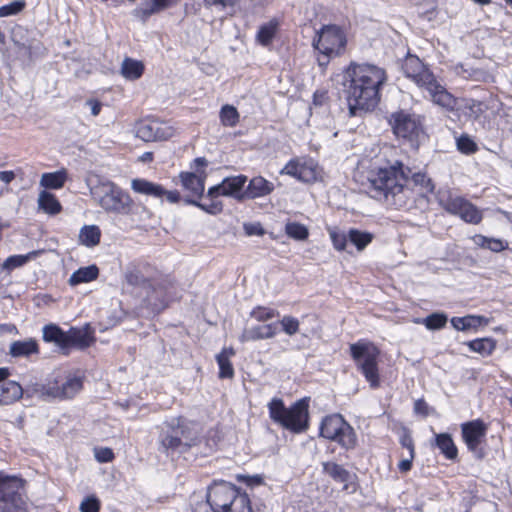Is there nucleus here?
Returning <instances> with one entry per match:
<instances>
[{
	"label": "nucleus",
	"mask_w": 512,
	"mask_h": 512,
	"mask_svg": "<svg viewBox=\"0 0 512 512\" xmlns=\"http://www.w3.org/2000/svg\"><path fill=\"white\" fill-rule=\"evenodd\" d=\"M410 176L413 177V180L415 183L423 185L427 191H430V192L433 191L434 186H433L431 180L426 178L425 175L420 174V173H412L411 172Z\"/></svg>",
	"instance_id": "56"
},
{
	"label": "nucleus",
	"mask_w": 512,
	"mask_h": 512,
	"mask_svg": "<svg viewBox=\"0 0 512 512\" xmlns=\"http://www.w3.org/2000/svg\"><path fill=\"white\" fill-rule=\"evenodd\" d=\"M101 230L97 225H84L78 235V241L81 245L93 248L100 243Z\"/></svg>",
	"instance_id": "28"
},
{
	"label": "nucleus",
	"mask_w": 512,
	"mask_h": 512,
	"mask_svg": "<svg viewBox=\"0 0 512 512\" xmlns=\"http://www.w3.org/2000/svg\"><path fill=\"white\" fill-rule=\"evenodd\" d=\"M237 492L235 486L230 483L224 481L214 483L208 489L207 504L212 512H227Z\"/></svg>",
	"instance_id": "15"
},
{
	"label": "nucleus",
	"mask_w": 512,
	"mask_h": 512,
	"mask_svg": "<svg viewBox=\"0 0 512 512\" xmlns=\"http://www.w3.org/2000/svg\"><path fill=\"white\" fill-rule=\"evenodd\" d=\"M179 177L183 187L191 192L192 195L197 199L204 197L206 178V172L204 170H201V172L198 173L181 172Z\"/></svg>",
	"instance_id": "21"
},
{
	"label": "nucleus",
	"mask_w": 512,
	"mask_h": 512,
	"mask_svg": "<svg viewBox=\"0 0 512 512\" xmlns=\"http://www.w3.org/2000/svg\"><path fill=\"white\" fill-rule=\"evenodd\" d=\"M285 233L292 239L297 241L306 240L309 236L308 228L298 222H288L285 225Z\"/></svg>",
	"instance_id": "45"
},
{
	"label": "nucleus",
	"mask_w": 512,
	"mask_h": 512,
	"mask_svg": "<svg viewBox=\"0 0 512 512\" xmlns=\"http://www.w3.org/2000/svg\"><path fill=\"white\" fill-rule=\"evenodd\" d=\"M9 375L8 368H0V405H12L24 395L27 396L26 390L18 382L7 380Z\"/></svg>",
	"instance_id": "19"
},
{
	"label": "nucleus",
	"mask_w": 512,
	"mask_h": 512,
	"mask_svg": "<svg viewBox=\"0 0 512 512\" xmlns=\"http://www.w3.org/2000/svg\"><path fill=\"white\" fill-rule=\"evenodd\" d=\"M227 512H252L248 496L238 491Z\"/></svg>",
	"instance_id": "46"
},
{
	"label": "nucleus",
	"mask_w": 512,
	"mask_h": 512,
	"mask_svg": "<svg viewBox=\"0 0 512 512\" xmlns=\"http://www.w3.org/2000/svg\"><path fill=\"white\" fill-rule=\"evenodd\" d=\"M320 436L337 442L344 449H353L357 444L354 429L339 414L326 416L320 426Z\"/></svg>",
	"instance_id": "9"
},
{
	"label": "nucleus",
	"mask_w": 512,
	"mask_h": 512,
	"mask_svg": "<svg viewBox=\"0 0 512 512\" xmlns=\"http://www.w3.org/2000/svg\"><path fill=\"white\" fill-rule=\"evenodd\" d=\"M81 512H99L100 501L95 496L86 497L79 507Z\"/></svg>",
	"instance_id": "53"
},
{
	"label": "nucleus",
	"mask_w": 512,
	"mask_h": 512,
	"mask_svg": "<svg viewBox=\"0 0 512 512\" xmlns=\"http://www.w3.org/2000/svg\"><path fill=\"white\" fill-rule=\"evenodd\" d=\"M269 416L276 424L294 433H302L308 428V403L298 400L289 408L280 398H273L269 404Z\"/></svg>",
	"instance_id": "5"
},
{
	"label": "nucleus",
	"mask_w": 512,
	"mask_h": 512,
	"mask_svg": "<svg viewBox=\"0 0 512 512\" xmlns=\"http://www.w3.org/2000/svg\"><path fill=\"white\" fill-rule=\"evenodd\" d=\"M280 324L282 330L289 336L296 334L299 330V321L292 316H284Z\"/></svg>",
	"instance_id": "52"
},
{
	"label": "nucleus",
	"mask_w": 512,
	"mask_h": 512,
	"mask_svg": "<svg viewBox=\"0 0 512 512\" xmlns=\"http://www.w3.org/2000/svg\"><path fill=\"white\" fill-rule=\"evenodd\" d=\"M246 182L247 177L244 175L226 177L221 183L208 189L207 197L228 196L242 200L245 198L242 190Z\"/></svg>",
	"instance_id": "18"
},
{
	"label": "nucleus",
	"mask_w": 512,
	"mask_h": 512,
	"mask_svg": "<svg viewBox=\"0 0 512 512\" xmlns=\"http://www.w3.org/2000/svg\"><path fill=\"white\" fill-rule=\"evenodd\" d=\"M160 444L167 454L182 453L196 445V439L190 437L187 422L179 417L165 422L160 435Z\"/></svg>",
	"instance_id": "8"
},
{
	"label": "nucleus",
	"mask_w": 512,
	"mask_h": 512,
	"mask_svg": "<svg viewBox=\"0 0 512 512\" xmlns=\"http://www.w3.org/2000/svg\"><path fill=\"white\" fill-rule=\"evenodd\" d=\"M457 148L464 154H472L477 151L476 143L468 135H461L457 139Z\"/></svg>",
	"instance_id": "49"
},
{
	"label": "nucleus",
	"mask_w": 512,
	"mask_h": 512,
	"mask_svg": "<svg viewBox=\"0 0 512 512\" xmlns=\"http://www.w3.org/2000/svg\"><path fill=\"white\" fill-rule=\"evenodd\" d=\"M41 253H42V251L35 250V251H31L25 255L9 256L2 264V268L5 270H8V271H11L15 268L22 267L30 260L35 259Z\"/></svg>",
	"instance_id": "38"
},
{
	"label": "nucleus",
	"mask_w": 512,
	"mask_h": 512,
	"mask_svg": "<svg viewBox=\"0 0 512 512\" xmlns=\"http://www.w3.org/2000/svg\"><path fill=\"white\" fill-rule=\"evenodd\" d=\"M180 0H143L142 4L135 9V14L142 18L160 13L169 7L177 4Z\"/></svg>",
	"instance_id": "25"
},
{
	"label": "nucleus",
	"mask_w": 512,
	"mask_h": 512,
	"mask_svg": "<svg viewBox=\"0 0 512 512\" xmlns=\"http://www.w3.org/2000/svg\"><path fill=\"white\" fill-rule=\"evenodd\" d=\"M144 66L141 62L126 58L121 66L122 75L129 80H135L143 74Z\"/></svg>",
	"instance_id": "39"
},
{
	"label": "nucleus",
	"mask_w": 512,
	"mask_h": 512,
	"mask_svg": "<svg viewBox=\"0 0 512 512\" xmlns=\"http://www.w3.org/2000/svg\"><path fill=\"white\" fill-rule=\"evenodd\" d=\"M244 230H245V233L249 236L264 234V230L259 223L244 224Z\"/></svg>",
	"instance_id": "57"
},
{
	"label": "nucleus",
	"mask_w": 512,
	"mask_h": 512,
	"mask_svg": "<svg viewBox=\"0 0 512 512\" xmlns=\"http://www.w3.org/2000/svg\"><path fill=\"white\" fill-rule=\"evenodd\" d=\"M323 471L336 482L343 483L345 490L349 488V484L352 483L355 478V475L351 474L343 466L334 462H324Z\"/></svg>",
	"instance_id": "27"
},
{
	"label": "nucleus",
	"mask_w": 512,
	"mask_h": 512,
	"mask_svg": "<svg viewBox=\"0 0 512 512\" xmlns=\"http://www.w3.org/2000/svg\"><path fill=\"white\" fill-rule=\"evenodd\" d=\"M318 163L312 158L296 157L291 159L280 171L282 175H288L303 183H313L320 176Z\"/></svg>",
	"instance_id": "13"
},
{
	"label": "nucleus",
	"mask_w": 512,
	"mask_h": 512,
	"mask_svg": "<svg viewBox=\"0 0 512 512\" xmlns=\"http://www.w3.org/2000/svg\"><path fill=\"white\" fill-rule=\"evenodd\" d=\"M277 315V311L266 307H256L251 311V317H253L255 320L259 322L267 321L269 319L274 318Z\"/></svg>",
	"instance_id": "50"
},
{
	"label": "nucleus",
	"mask_w": 512,
	"mask_h": 512,
	"mask_svg": "<svg viewBox=\"0 0 512 512\" xmlns=\"http://www.w3.org/2000/svg\"><path fill=\"white\" fill-rule=\"evenodd\" d=\"M401 444L403 447L409 450V455L411 458H414V444L412 438L408 435L403 436L401 438Z\"/></svg>",
	"instance_id": "60"
},
{
	"label": "nucleus",
	"mask_w": 512,
	"mask_h": 512,
	"mask_svg": "<svg viewBox=\"0 0 512 512\" xmlns=\"http://www.w3.org/2000/svg\"><path fill=\"white\" fill-rule=\"evenodd\" d=\"M348 238L358 250H363L369 243H371L373 235L369 232L360 231L358 229H350L348 232Z\"/></svg>",
	"instance_id": "42"
},
{
	"label": "nucleus",
	"mask_w": 512,
	"mask_h": 512,
	"mask_svg": "<svg viewBox=\"0 0 512 512\" xmlns=\"http://www.w3.org/2000/svg\"><path fill=\"white\" fill-rule=\"evenodd\" d=\"M43 339L46 342H53L62 349L67 348V332H64L57 325L49 324L43 328Z\"/></svg>",
	"instance_id": "32"
},
{
	"label": "nucleus",
	"mask_w": 512,
	"mask_h": 512,
	"mask_svg": "<svg viewBox=\"0 0 512 512\" xmlns=\"http://www.w3.org/2000/svg\"><path fill=\"white\" fill-rule=\"evenodd\" d=\"M274 190V184L261 176L254 177L250 180L243 196L249 199H255L267 196Z\"/></svg>",
	"instance_id": "24"
},
{
	"label": "nucleus",
	"mask_w": 512,
	"mask_h": 512,
	"mask_svg": "<svg viewBox=\"0 0 512 512\" xmlns=\"http://www.w3.org/2000/svg\"><path fill=\"white\" fill-rule=\"evenodd\" d=\"M68 178L67 171L60 169L55 172L44 173L40 179V185L46 189H60Z\"/></svg>",
	"instance_id": "30"
},
{
	"label": "nucleus",
	"mask_w": 512,
	"mask_h": 512,
	"mask_svg": "<svg viewBox=\"0 0 512 512\" xmlns=\"http://www.w3.org/2000/svg\"><path fill=\"white\" fill-rule=\"evenodd\" d=\"M329 235L333 246L338 251H343L346 248L347 241L349 240L348 234L338 232L336 230H330Z\"/></svg>",
	"instance_id": "51"
},
{
	"label": "nucleus",
	"mask_w": 512,
	"mask_h": 512,
	"mask_svg": "<svg viewBox=\"0 0 512 512\" xmlns=\"http://www.w3.org/2000/svg\"><path fill=\"white\" fill-rule=\"evenodd\" d=\"M328 99L327 91H316L313 96V102L315 105L322 106Z\"/></svg>",
	"instance_id": "58"
},
{
	"label": "nucleus",
	"mask_w": 512,
	"mask_h": 512,
	"mask_svg": "<svg viewBox=\"0 0 512 512\" xmlns=\"http://www.w3.org/2000/svg\"><path fill=\"white\" fill-rule=\"evenodd\" d=\"M389 123L397 137L414 141L422 133V125L418 115L405 110L393 112Z\"/></svg>",
	"instance_id": "11"
},
{
	"label": "nucleus",
	"mask_w": 512,
	"mask_h": 512,
	"mask_svg": "<svg viewBox=\"0 0 512 512\" xmlns=\"http://www.w3.org/2000/svg\"><path fill=\"white\" fill-rule=\"evenodd\" d=\"M427 404L424 400H417L414 405V410L416 413L427 414Z\"/></svg>",
	"instance_id": "62"
},
{
	"label": "nucleus",
	"mask_w": 512,
	"mask_h": 512,
	"mask_svg": "<svg viewBox=\"0 0 512 512\" xmlns=\"http://www.w3.org/2000/svg\"><path fill=\"white\" fill-rule=\"evenodd\" d=\"M234 355L232 348H224L220 354L217 355L216 360L219 366L220 378H232L234 376V369L230 362V358Z\"/></svg>",
	"instance_id": "35"
},
{
	"label": "nucleus",
	"mask_w": 512,
	"mask_h": 512,
	"mask_svg": "<svg viewBox=\"0 0 512 512\" xmlns=\"http://www.w3.org/2000/svg\"><path fill=\"white\" fill-rule=\"evenodd\" d=\"M207 198L209 199V203L199 202L198 199L197 200H188L187 202L189 204L199 207L203 211H205L209 214H212V215L221 213L223 210V203H222V201H220L218 199L219 197H207Z\"/></svg>",
	"instance_id": "43"
},
{
	"label": "nucleus",
	"mask_w": 512,
	"mask_h": 512,
	"mask_svg": "<svg viewBox=\"0 0 512 512\" xmlns=\"http://www.w3.org/2000/svg\"><path fill=\"white\" fill-rule=\"evenodd\" d=\"M131 189L139 194L154 198H166L169 203H177L180 200L178 191H168L160 184L153 183L143 178H135L131 181Z\"/></svg>",
	"instance_id": "17"
},
{
	"label": "nucleus",
	"mask_w": 512,
	"mask_h": 512,
	"mask_svg": "<svg viewBox=\"0 0 512 512\" xmlns=\"http://www.w3.org/2000/svg\"><path fill=\"white\" fill-rule=\"evenodd\" d=\"M387 75L383 68L371 64H354L342 74L349 115L361 116L373 110L379 103L381 86Z\"/></svg>",
	"instance_id": "2"
},
{
	"label": "nucleus",
	"mask_w": 512,
	"mask_h": 512,
	"mask_svg": "<svg viewBox=\"0 0 512 512\" xmlns=\"http://www.w3.org/2000/svg\"><path fill=\"white\" fill-rule=\"evenodd\" d=\"M220 121L226 127H235L239 123L240 115L233 105L226 104L220 110Z\"/></svg>",
	"instance_id": "41"
},
{
	"label": "nucleus",
	"mask_w": 512,
	"mask_h": 512,
	"mask_svg": "<svg viewBox=\"0 0 512 512\" xmlns=\"http://www.w3.org/2000/svg\"><path fill=\"white\" fill-rule=\"evenodd\" d=\"M277 333L276 324L256 325L243 330L239 339L241 342L273 338Z\"/></svg>",
	"instance_id": "23"
},
{
	"label": "nucleus",
	"mask_w": 512,
	"mask_h": 512,
	"mask_svg": "<svg viewBox=\"0 0 512 512\" xmlns=\"http://www.w3.org/2000/svg\"><path fill=\"white\" fill-rule=\"evenodd\" d=\"M462 435L468 449L478 454V447L486 435V426L481 420L464 423L462 425Z\"/></svg>",
	"instance_id": "20"
},
{
	"label": "nucleus",
	"mask_w": 512,
	"mask_h": 512,
	"mask_svg": "<svg viewBox=\"0 0 512 512\" xmlns=\"http://www.w3.org/2000/svg\"><path fill=\"white\" fill-rule=\"evenodd\" d=\"M345 44V36L336 25L324 26L313 40L315 49L326 56L339 55Z\"/></svg>",
	"instance_id": "12"
},
{
	"label": "nucleus",
	"mask_w": 512,
	"mask_h": 512,
	"mask_svg": "<svg viewBox=\"0 0 512 512\" xmlns=\"http://www.w3.org/2000/svg\"><path fill=\"white\" fill-rule=\"evenodd\" d=\"M488 320L483 316L478 315H467L465 317H453L451 324L456 330H469L471 328H477L481 324H487Z\"/></svg>",
	"instance_id": "34"
},
{
	"label": "nucleus",
	"mask_w": 512,
	"mask_h": 512,
	"mask_svg": "<svg viewBox=\"0 0 512 512\" xmlns=\"http://www.w3.org/2000/svg\"><path fill=\"white\" fill-rule=\"evenodd\" d=\"M402 70L407 78L412 79L418 87L427 92V96L435 104L447 110L454 109L455 97L437 81L433 73L423 65L418 57L407 56L402 64Z\"/></svg>",
	"instance_id": "3"
},
{
	"label": "nucleus",
	"mask_w": 512,
	"mask_h": 512,
	"mask_svg": "<svg viewBox=\"0 0 512 512\" xmlns=\"http://www.w3.org/2000/svg\"><path fill=\"white\" fill-rule=\"evenodd\" d=\"M174 132L172 126L159 120H143L136 125V136L146 142L167 140Z\"/></svg>",
	"instance_id": "16"
},
{
	"label": "nucleus",
	"mask_w": 512,
	"mask_h": 512,
	"mask_svg": "<svg viewBox=\"0 0 512 512\" xmlns=\"http://www.w3.org/2000/svg\"><path fill=\"white\" fill-rule=\"evenodd\" d=\"M278 23L276 21H270L262 25L257 33V40L263 46L269 45L277 31Z\"/></svg>",
	"instance_id": "44"
},
{
	"label": "nucleus",
	"mask_w": 512,
	"mask_h": 512,
	"mask_svg": "<svg viewBox=\"0 0 512 512\" xmlns=\"http://www.w3.org/2000/svg\"><path fill=\"white\" fill-rule=\"evenodd\" d=\"M394 152L391 147H374L359 160L358 169L361 184L372 198L400 209L407 203L408 189L405 183L411 170L392 158Z\"/></svg>",
	"instance_id": "1"
},
{
	"label": "nucleus",
	"mask_w": 512,
	"mask_h": 512,
	"mask_svg": "<svg viewBox=\"0 0 512 512\" xmlns=\"http://www.w3.org/2000/svg\"><path fill=\"white\" fill-rule=\"evenodd\" d=\"M91 195L106 212L127 215L133 207L131 197L111 181H101L93 186Z\"/></svg>",
	"instance_id": "6"
},
{
	"label": "nucleus",
	"mask_w": 512,
	"mask_h": 512,
	"mask_svg": "<svg viewBox=\"0 0 512 512\" xmlns=\"http://www.w3.org/2000/svg\"><path fill=\"white\" fill-rule=\"evenodd\" d=\"M92 341L93 336L89 325L83 328H71L67 332V348L70 346L85 348L88 347Z\"/></svg>",
	"instance_id": "26"
},
{
	"label": "nucleus",
	"mask_w": 512,
	"mask_h": 512,
	"mask_svg": "<svg viewBox=\"0 0 512 512\" xmlns=\"http://www.w3.org/2000/svg\"><path fill=\"white\" fill-rule=\"evenodd\" d=\"M467 346L473 352L482 356H489L496 348V341L492 338H479L467 342Z\"/></svg>",
	"instance_id": "37"
},
{
	"label": "nucleus",
	"mask_w": 512,
	"mask_h": 512,
	"mask_svg": "<svg viewBox=\"0 0 512 512\" xmlns=\"http://www.w3.org/2000/svg\"><path fill=\"white\" fill-rule=\"evenodd\" d=\"M350 354L357 368L364 375L370 387L375 389L380 385L378 371L379 349L371 342L359 340L350 345Z\"/></svg>",
	"instance_id": "7"
},
{
	"label": "nucleus",
	"mask_w": 512,
	"mask_h": 512,
	"mask_svg": "<svg viewBox=\"0 0 512 512\" xmlns=\"http://www.w3.org/2000/svg\"><path fill=\"white\" fill-rule=\"evenodd\" d=\"M436 446L441 453L448 459H455L457 456V448L452 440V437L447 433L436 434Z\"/></svg>",
	"instance_id": "36"
},
{
	"label": "nucleus",
	"mask_w": 512,
	"mask_h": 512,
	"mask_svg": "<svg viewBox=\"0 0 512 512\" xmlns=\"http://www.w3.org/2000/svg\"><path fill=\"white\" fill-rule=\"evenodd\" d=\"M38 352L37 342L33 339L14 341L10 345L9 353L13 357H28Z\"/></svg>",
	"instance_id": "31"
},
{
	"label": "nucleus",
	"mask_w": 512,
	"mask_h": 512,
	"mask_svg": "<svg viewBox=\"0 0 512 512\" xmlns=\"http://www.w3.org/2000/svg\"><path fill=\"white\" fill-rule=\"evenodd\" d=\"M94 456L99 463H107L112 461L114 453L110 448L101 447L94 449Z\"/></svg>",
	"instance_id": "54"
},
{
	"label": "nucleus",
	"mask_w": 512,
	"mask_h": 512,
	"mask_svg": "<svg viewBox=\"0 0 512 512\" xmlns=\"http://www.w3.org/2000/svg\"><path fill=\"white\" fill-rule=\"evenodd\" d=\"M18 488L15 478L0 477V512H26Z\"/></svg>",
	"instance_id": "14"
},
{
	"label": "nucleus",
	"mask_w": 512,
	"mask_h": 512,
	"mask_svg": "<svg viewBox=\"0 0 512 512\" xmlns=\"http://www.w3.org/2000/svg\"><path fill=\"white\" fill-rule=\"evenodd\" d=\"M38 206L45 213L55 215L58 214L62 206L56 196L46 190L41 191L38 196Z\"/></svg>",
	"instance_id": "33"
},
{
	"label": "nucleus",
	"mask_w": 512,
	"mask_h": 512,
	"mask_svg": "<svg viewBox=\"0 0 512 512\" xmlns=\"http://www.w3.org/2000/svg\"><path fill=\"white\" fill-rule=\"evenodd\" d=\"M126 281L131 286L140 287L145 290L149 303H152L153 299H158L162 296L161 292L156 291L154 284L150 280L145 279L138 270L127 272Z\"/></svg>",
	"instance_id": "22"
},
{
	"label": "nucleus",
	"mask_w": 512,
	"mask_h": 512,
	"mask_svg": "<svg viewBox=\"0 0 512 512\" xmlns=\"http://www.w3.org/2000/svg\"><path fill=\"white\" fill-rule=\"evenodd\" d=\"M83 386L82 378L71 373H57L47 383H34L27 387L28 397H38L43 401L73 398Z\"/></svg>",
	"instance_id": "4"
},
{
	"label": "nucleus",
	"mask_w": 512,
	"mask_h": 512,
	"mask_svg": "<svg viewBox=\"0 0 512 512\" xmlns=\"http://www.w3.org/2000/svg\"><path fill=\"white\" fill-rule=\"evenodd\" d=\"M469 109L471 111V115L478 118L483 113V104L478 101H472L469 105Z\"/></svg>",
	"instance_id": "59"
},
{
	"label": "nucleus",
	"mask_w": 512,
	"mask_h": 512,
	"mask_svg": "<svg viewBox=\"0 0 512 512\" xmlns=\"http://www.w3.org/2000/svg\"><path fill=\"white\" fill-rule=\"evenodd\" d=\"M439 205L449 214L458 216L469 224H479L483 214L473 203L466 198L448 191L446 195L439 196Z\"/></svg>",
	"instance_id": "10"
},
{
	"label": "nucleus",
	"mask_w": 512,
	"mask_h": 512,
	"mask_svg": "<svg viewBox=\"0 0 512 512\" xmlns=\"http://www.w3.org/2000/svg\"><path fill=\"white\" fill-rule=\"evenodd\" d=\"M15 178L13 171H1L0 180L6 184L10 183Z\"/></svg>",
	"instance_id": "64"
},
{
	"label": "nucleus",
	"mask_w": 512,
	"mask_h": 512,
	"mask_svg": "<svg viewBox=\"0 0 512 512\" xmlns=\"http://www.w3.org/2000/svg\"><path fill=\"white\" fill-rule=\"evenodd\" d=\"M412 460L413 458H411L410 455L409 458L401 460L398 464V469L400 470V472L407 473L408 471H410L412 467Z\"/></svg>",
	"instance_id": "61"
},
{
	"label": "nucleus",
	"mask_w": 512,
	"mask_h": 512,
	"mask_svg": "<svg viewBox=\"0 0 512 512\" xmlns=\"http://www.w3.org/2000/svg\"><path fill=\"white\" fill-rule=\"evenodd\" d=\"M205 6L215 7L218 10H223L226 7H232L235 4V0H204Z\"/></svg>",
	"instance_id": "55"
},
{
	"label": "nucleus",
	"mask_w": 512,
	"mask_h": 512,
	"mask_svg": "<svg viewBox=\"0 0 512 512\" xmlns=\"http://www.w3.org/2000/svg\"><path fill=\"white\" fill-rule=\"evenodd\" d=\"M447 320V315L444 313H432L423 319L422 323L429 330H438L446 325Z\"/></svg>",
	"instance_id": "47"
},
{
	"label": "nucleus",
	"mask_w": 512,
	"mask_h": 512,
	"mask_svg": "<svg viewBox=\"0 0 512 512\" xmlns=\"http://www.w3.org/2000/svg\"><path fill=\"white\" fill-rule=\"evenodd\" d=\"M208 165V161L204 157L196 158L193 161V167L196 169L195 173L201 172L199 168H205Z\"/></svg>",
	"instance_id": "63"
},
{
	"label": "nucleus",
	"mask_w": 512,
	"mask_h": 512,
	"mask_svg": "<svg viewBox=\"0 0 512 512\" xmlns=\"http://www.w3.org/2000/svg\"><path fill=\"white\" fill-rule=\"evenodd\" d=\"M26 3L23 0H16L0 7V17H8L20 13Z\"/></svg>",
	"instance_id": "48"
},
{
	"label": "nucleus",
	"mask_w": 512,
	"mask_h": 512,
	"mask_svg": "<svg viewBox=\"0 0 512 512\" xmlns=\"http://www.w3.org/2000/svg\"><path fill=\"white\" fill-rule=\"evenodd\" d=\"M473 242L482 248H487L493 252H500L507 248V243L501 239L488 238L483 235H475Z\"/></svg>",
	"instance_id": "40"
},
{
	"label": "nucleus",
	"mask_w": 512,
	"mask_h": 512,
	"mask_svg": "<svg viewBox=\"0 0 512 512\" xmlns=\"http://www.w3.org/2000/svg\"><path fill=\"white\" fill-rule=\"evenodd\" d=\"M99 269L96 265L81 267L72 273L68 282L71 286H76L81 283H88L98 277Z\"/></svg>",
	"instance_id": "29"
}]
</instances>
